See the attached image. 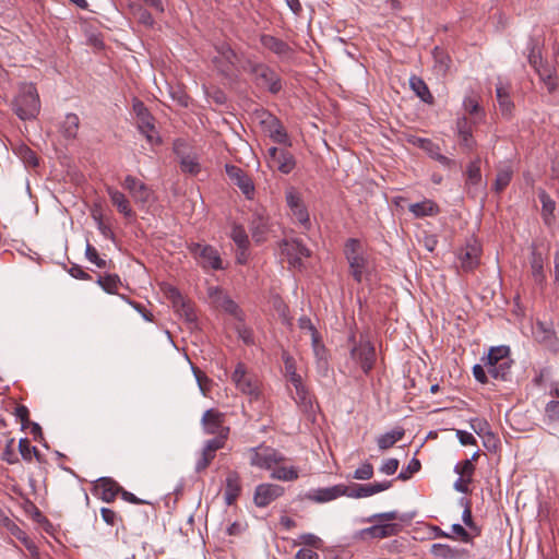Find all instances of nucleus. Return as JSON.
<instances>
[{
	"instance_id": "1",
	"label": "nucleus",
	"mask_w": 559,
	"mask_h": 559,
	"mask_svg": "<svg viewBox=\"0 0 559 559\" xmlns=\"http://www.w3.org/2000/svg\"><path fill=\"white\" fill-rule=\"evenodd\" d=\"M40 98L33 83H22L12 100V110L21 120L36 119L40 112Z\"/></svg>"
},
{
	"instance_id": "2",
	"label": "nucleus",
	"mask_w": 559,
	"mask_h": 559,
	"mask_svg": "<svg viewBox=\"0 0 559 559\" xmlns=\"http://www.w3.org/2000/svg\"><path fill=\"white\" fill-rule=\"evenodd\" d=\"M242 68L253 76L258 86L266 88L270 93L277 94L283 88L280 75L270 66L247 60Z\"/></svg>"
},
{
	"instance_id": "3",
	"label": "nucleus",
	"mask_w": 559,
	"mask_h": 559,
	"mask_svg": "<svg viewBox=\"0 0 559 559\" xmlns=\"http://www.w3.org/2000/svg\"><path fill=\"white\" fill-rule=\"evenodd\" d=\"M231 380L236 388L243 394L248 395L250 400H258L261 394V383L257 374L248 371L242 362L237 364Z\"/></svg>"
},
{
	"instance_id": "4",
	"label": "nucleus",
	"mask_w": 559,
	"mask_h": 559,
	"mask_svg": "<svg viewBox=\"0 0 559 559\" xmlns=\"http://www.w3.org/2000/svg\"><path fill=\"white\" fill-rule=\"evenodd\" d=\"M344 252L349 264L352 276L356 282L360 283L368 266V261L364 255L360 241L355 238L348 239L345 243Z\"/></svg>"
},
{
	"instance_id": "5",
	"label": "nucleus",
	"mask_w": 559,
	"mask_h": 559,
	"mask_svg": "<svg viewBox=\"0 0 559 559\" xmlns=\"http://www.w3.org/2000/svg\"><path fill=\"white\" fill-rule=\"evenodd\" d=\"M189 251L203 270H224L223 261L216 248L206 243L192 242Z\"/></svg>"
},
{
	"instance_id": "6",
	"label": "nucleus",
	"mask_w": 559,
	"mask_h": 559,
	"mask_svg": "<svg viewBox=\"0 0 559 559\" xmlns=\"http://www.w3.org/2000/svg\"><path fill=\"white\" fill-rule=\"evenodd\" d=\"M350 360L357 365L365 374L373 368L376 350L370 342L360 340L350 350Z\"/></svg>"
},
{
	"instance_id": "7",
	"label": "nucleus",
	"mask_w": 559,
	"mask_h": 559,
	"mask_svg": "<svg viewBox=\"0 0 559 559\" xmlns=\"http://www.w3.org/2000/svg\"><path fill=\"white\" fill-rule=\"evenodd\" d=\"M282 254L294 269L302 267V259L310 257V250L298 239H285L281 243Z\"/></svg>"
},
{
	"instance_id": "8",
	"label": "nucleus",
	"mask_w": 559,
	"mask_h": 559,
	"mask_svg": "<svg viewBox=\"0 0 559 559\" xmlns=\"http://www.w3.org/2000/svg\"><path fill=\"white\" fill-rule=\"evenodd\" d=\"M285 457L272 448H255L251 450L250 463L253 466L271 469L284 462Z\"/></svg>"
},
{
	"instance_id": "9",
	"label": "nucleus",
	"mask_w": 559,
	"mask_h": 559,
	"mask_svg": "<svg viewBox=\"0 0 559 559\" xmlns=\"http://www.w3.org/2000/svg\"><path fill=\"white\" fill-rule=\"evenodd\" d=\"M123 188L129 191L135 203L141 205L148 204L153 201V191L140 179L128 175L123 181Z\"/></svg>"
},
{
	"instance_id": "10",
	"label": "nucleus",
	"mask_w": 559,
	"mask_h": 559,
	"mask_svg": "<svg viewBox=\"0 0 559 559\" xmlns=\"http://www.w3.org/2000/svg\"><path fill=\"white\" fill-rule=\"evenodd\" d=\"M225 414L211 408L204 412L201 424L207 435H229V427L224 425Z\"/></svg>"
},
{
	"instance_id": "11",
	"label": "nucleus",
	"mask_w": 559,
	"mask_h": 559,
	"mask_svg": "<svg viewBox=\"0 0 559 559\" xmlns=\"http://www.w3.org/2000/svg\"><path fill=\"white\" fill-rule=\"evenodd\" d=\"M217 56L214 57L213 62L215 68L225 76H229L235 68L237 61V53L228 44H221L216 46Z\"/></svg>"
},
{
	"instance_id": "12",
	"label": "nucleus",
	"mask_w": 559,
	"mask_h": 559,
	"mask_svg": "<svg viewBox=\"0 0 559 559\" xmlns=\"http://www.w3.org/2000/svg\"><path fill=\"white\" fill-rule=\"evenodd\" d=\"M342 496L348 497V486L344 484H337L332 487L310 490L307 493V499L317 503H325L335 500Z\"/></svg>"
},
{
	"instance_id": "13",
	"label": "nucleus",
	"mask_w": 559,
	"mask_h": 559,
	"mask_svg": "<svg viewBox=\"0 0 559 559\" xmlns=\"http://www.w3.org/2000/svg\"><path fill=\"white\" fill-rule=\"evenodd\" d=\"M121 486L110 477H100L95 481L93 493L104 502H114L120 493Z\"/></svg>"
},
{
	"instance_id": "14",
	"label": "nucleus",
	"mask_w": 559,
	"mask_h": 559,
	"mask_svg": "<svg viewBox=\"0 0 559 559\" xmlns=\"http://www.w3.org/2000/svg\"><path fill=\"white\" fill-rule=\"evenodd\" d=\"M284 493V488L276 484H261L257 486L253 501L257 507L265 508L272 501L277 499Z\"/></svg>"
},
{
	"instance_id": "15",
	"label": "nucleus",
	"mask_w": 559,
	"mask_h": 559,
	"mask_svg": "<svg viewBox=\"0 0 559 559\" xmlns=\"http://www.w3.org/2000/svg\"><path fill=\"white\" fill-rule=\"evenodd\" d=\"M226 174L233 182L241 190L247 199H252L254 193V185L251 178L239 167L235 165L225 166Z\"/></svg>"
},
{
	"instance_id": "16",
	"label": "nucleus",
	"mask_w": 559,
	"mask_h": 559,
	"mask_svg": "<svg viewBox=\"0 0 559 559\" xmlns=\"http://www.w3.org/2000/svg\"><path fill=\"white\" fill-rule=\"evenodd\" d=\"M286 203L292 211L294 217L302 225L309 224V214L302 202L300 194L295 189H289L285 194Z\"/></svg>"
},
{
	"instance_id": "17",
	"label": "nucleus",
	"mask_w": 559,
	"mask_h": 559,
	"mask_svg": "<svg viewBox=\"0 0 559 559\" xmlns=\"http://www.w3.org/2000/svg\"><path fill=\"white\" fill-rule=\"evenodd\" d=\"M392 480H385L381 483H372V484H355L354 487H348V497L349 498H366L373 496L378 492L384 491L392 486Z\"/></svg>"
},
{
	"instance_id": "18",
	"label": "nucleus",
	"mask_w": 559,
	"mask_h": 559,
	"mask_svg": "<svg viewBox=\"0 0 559 559\" xmlns=\"http://www.w3.org/2000/svg\"><path fill=\"white\" fill-rule=\"evenodd\" d=\"M260 43L265 49L280 58H289L294 53L293 48L287 43L270 34H262Z\"/></svg>"
},
{
	"instance_id": "19",
	"label": "nucleus",
	"mask_w": 559,
	"mask_h": 559,
	"mask_svg": "<svg viewBox=\"0 0 559 559\" xmlns=\"http://www.w3.org/2000/svg\"><path fill=\"white\" fill-rule=\"evenodd\" d=\"M401 531L400 525L394 523H384V524H376L370 527L362 528L359 531V536L361 538L370 537V538H386L394 535H397Z\"/></svg>"
},
{
	"instance_id": "20",
	"label": "nucleus",
	"mask_w": 559,
	"mask_h": 559,
	"mask_svg": "<svg viewBox=\"0 0 559 559\" xmlns=\"http://www.w3.org/2000/svg\"><path fill=\"white\" fill-rule=\"evenodd\" d=\"M480 252V247L477 243L467 245L461 250L459 259L464 272H471L478 266Z\"/></svg>"
},
{
	"instance_id": "21",
	"label": "nucleus",
	"mask_w": 559,
	"mask_h": 559,
	"mask_svg": "<svg viewBox=\"0 0 559 559\" xmlns=\"http://www.w3.org/2000/svg\"><path fill=\"white\" fill-rule=\"evenodd\" d=\"M138 129L146 138L151 144H157L160 142L158 132L154 124V118L151 114L144 115L136 119Z\"/></svg>"
},
{
	"instance_id": "22",
	"label": "nucleus",
	"mask_w": 559,
	"mask_h": 559,
	"mask_svg": "<svg viewBox=\"0 0 559 559\" xmlns=\"http://www.w3.org/2000/svg\"><path fill=\"white\" fill-rule=\"evenodd\" d=\"M293 399L301 413L307 415L314 414L313 395L309 392L306 385L295 390Z\"/></svg>"
},
{
	"instance_id": "23",
	"label": "nucleus",
	"mask_w": 559,
	"mask_h": 559,
	"mask_svg": "<svg viewBox=\"0 0 559 559\" xmlns=\"http://www.w3.org/2000/svg\"><path fill=\"white\" fill-rule=\"evenodd\" d=\"M173 305L179 316L185 318L187 322H194L197 320V313L193 309V306L177 290L173 292Z\"/></svg>"
},
{
	"instance_id": "24",
	"label": "nucleus",
	"mask_w": 559,
	"mask_h": 559,
	"mask_svg": "<svg viewBox=\"0 0 559 559\" xmlns=\"http://www.w3.org/2000/svg\"><path fill=\"white\" fill-rule=\"evenodd\" d=\"M408 211L417 218L427 216H435L440 212V209L436 202L429 199H425L420 202L413 203L408 206Z\"/></svg>"
},
{
	"instance_id": "25",
	"label": "nucleus",
	"mask_w": 559,
	"mask_h": 559,
	"mask_svg": "<svg viewBox=\"0 0 559 559\" xmlns=\"http://www.w3.org/2000/svg\"><path fill=\"white\" fill-rule=\"evenodd\" d=\"M241 491L240 477L236 472L228 473L225 486V501L231 506L238 498Z\"/></svg>"
},
{
	"instance_id": "26",
	"label": "nucleus",
	"mask_w": 559,
	"mask_h": 559,
	"mask_svg": "<svg viewBox=\"0 0 559 559\" xmlns=\"http://www.w3.org/2000/svg\"><path fill=\"white\" fill-rule=\"evenodd\" d=\"M107 193L110 198L111 203L117 207V210L121 214H123L126 217H131L134 214L131 209L129 200L122 192L111 187H108Z\"/></svg>"
},
{
	"instance_id": "27",
	"label": "nucleus",
	"mask_w": 559,
	"mask_h": 559,
	"mask_svg": "<svg viewBox=\"0 0 559 559\" xmlns=\"http://www.w3.org/2000/svg\"><path fill=\"white\" fill-rule=\"evenodd\" d=\"M430 552L433 557L440 559H459L466 554L464 549L453 548L447 544H433Z\"/></svg>"
},
{
	"instance_id": "28",
	"label": "nucleus",
	"mask_w": 559,
	"mask_h": 559,
	"mask_svg": "<svg viewBox=\"0 0 559 559\" xmlns=\"http://www.w3.org/2000/svg\"><path fill=\"white\" fill-rule=\"evenodd\" d=\"M409 86L416 96H418L424 103L429 105L433 104V96L431 95L428 85L421 78L412 75L409 78Z\"/></svg>"
},
{
	"instance_id": "29",
	"label": "nucleus",
	"mask_w": 559,
	"mask_h": 559,
	"mask_svg": "<svg viewBox=\"0 0 559 559\" xmlns=\"http://www.w3.org/2000/svg\"><path fill=\"white\" fill-rule=\"evenodd\" d=\"M271 168L277 169L282 174H289L294 170L296 166V160L293 154L286 150L283 152L269 165Z\"/></svg>"
},
{
	"instance_id": "30",
	"label": "nucleus",
	"mask_w": 559,
	"mask_h": 559,
	"mask_svg": "<svg viewBox=\"0 0 559 559\" xmlns=\"http://www.w3.org/2000/svg\"><path fill=\"white\" fill-rule=\"evenodd\" d=\"M538 198H539V201L542 203V217H543V221H544L545 225L551 226L554 221H555L554 212H555V209H556V203L549 197V194L546 191H544V190L539 191Z\"/></svg>"
},
{
	"instance_id": "31",
	"label": "nucleus",
	"mask_w": 559,
	"mask_h": 559,
	"mask_svg": "<svg viewBox=\"0 0 559 559\" xmlns=\"http://www.w3.org/2000/svg\"><path fill=\"white\" fill-rule=\"evenodd\" d=\"M80 119L75 114H67L60 124V132L67 139L73 140L78 135Z\"/></svg>"
},
{
	"instance_id": "32",
	"label": "nucleus",
	"mask_w": 559,
	"mask_h": 559,
	"mask_svg": "<svg viewBox=\"0 0 559 559\" xmlns=\"http://www.w3.org/2000/svg\"><path fill=\"white\" fill-rule=\"evenodd\" d=\"M531 270L534 281L537 284H542L545 281V274H544V258L540 252L536 250L535 247L532 249V257H531Z\"/></svg>"
},
{
	"instance_id": "33",
	"label": "nucleus",
	"mask_w": 559,
	"mask_h": 559,
	"mask_svg": "<svg viewBox=\"0 0 559 559\" xmlns=\"http://www.w3.org/2000/svg\"><path fill=\"white\" fill-rule=\"evenodd\" d=\"M250 231L257 243L263 242L267 233L266 219L260 215L254 216L250 224Z\"/></svg>"
},
{
	"instance_id": "34",
	"label": "nucleus",
	"mask_w": 559,
	"mask_h": 559,
	"mask_svg": "<svg viewBox=\"0 0 559 559\" xmlns=\"http://www.w3.org/2000/svg\"><path fill=\"white\" fill-rule=\"evenodd\" d=\"M512 359L502 360L492 366L487 367V372L490 377L497 380H508L511 373Z\"/></svg>"
},
{
	"instance_id": "35",
	"label": "nucleus",
	"mask_w": 559,
	"mask_h": 559,
	"mask_svg": "<svg viewBox=\"0 0 559 559\" xmlns=\"http://www.w3.org/2000/svg\"><path fill=\"white\" fill-rule=\"evenodd\" d=\"M404 429L399 428L381 435L377 439V443L380 450H388L393 447L397 441H400L404 437Z\"/></svg>"
},
{
	"instance_id": "36",
	"label": "nucleus",
	"mask_w": 559,
	"mask_h": 559,
	"mask_svg": "<svg viewBox=\"0 0 559 559\" xmlns=\"http://www.w3.org/2000/svg\"><path fill=\"white\" fill-rule=\"evenodd\" d=\"M4 527L8 530V532L14 536L16 539H19L23 545L31 549L33 547V542L28 538L27 534L19 527L12 520L9 518H5L3 521Z\"/></svg>"
},
{
	"instance_id": "37",
	"label": "nucleus",
	"mask_w": 559,
	"mask_h": 559,
	"mask_svg": "<svg viewBox=\"0 0 559 559\" xmlns=\"http://www.w3.org/2000/svg\"><path fill=\"white\" fill-rule=\"evenodd\" d=\"M271 477L283 481H293L299 477L298 469L295 466L275 465L271 473Z\"/></svg>"
},
{
	"instance_id": "38",
	"label": "nucleus",
	"mask_w": 559,
	"mask_h": 559,
	"mask_svg": "<svg viewBox=\"0 0 559 559\" xmlns=\"http://www.w3.org/2000/svg\"><path fill=\"white\" fill-rule=\"evenodd\" d=\"M311 342H312V348H313L314 356L317 357V360H318V366L320 368L325 369L328 367L326 350H325L324 345L320 341L318 331H313V336H311Z\"/></svg>"
},
{
	"instance_id": "39",
	"label": "nucleus",
	"mask_w": 559,
	"mask_h": 559,
	"mask_svg": "<svg viewBox=\"0 0 559 559\" xmlns=\"http://www.w3.org/2000/svg\"><path fill=\"white\" fill-rule=\"evenodd\" d=\"M270 138L278 144L290 145L288 134L277 119H273L270 127Z\"/></svg>"
},
{
	"instance_id": "40",
	"label": "nucleus",
	"mask_w": 559,
	"mask_h": 559,
	"mask_svg": "<svg viewBox=\"0 0 559 559\" xmlns=\"http://www.w3.org/2000/svg\"><path fill=\"white\" fill-rule=\"evenodd\" d=\"M496 95L501 112L503 115H509L513 108V103L510 98L508 88L502 84H498L496 87Z\"/></svg>"
},
{
	"instance_id": "41",
	"label": "nucleus",
	"mask_w": 559,
	"mask_h": 559,
	"mask_svg": "<svg viewBox=\"0 0 559 559\" xmlns=\"http://www.w3.org/2000/svg\"><path fill=\"white\" fill-rule=\"evenodd\" d=\"M510 358V348L508 346H497L492 347L487 356V361L485 362V367L492 366L502 360H507Z\"/></svg>"
},
{
	"instance_id": "42",
	"label": "nucleus",
	"mask_w": 559,
	"mask_h": 559,
	"mask_svg": "<svg viewBox=\"0 0 559 559\" xmlns=\"http://www.w3.org/2000/svg\"><path fill=\"white\" fill-rule=\"evenodd\" d=\"M97 284L108 294H116L121 285L120 277L116 274L98 276Z\"/></svg>"
},
{
	"instance_id": "43",
	"label": "nucleus",
	"mask_w": 559,
	"mask_h": 559,
	"mask_svg": "<svg viewBox=\"0 0 559 559\" xmlns=\"http://www.w3.org/2000/svg\"><path fill=\"white\" fill-rule=\"evenodd\" d=\"M230 238L239 250H247L249 247V238L246 229L241 225H234L230 231Z\"/></svg>"
},
{
	"instance_id": "44",
	"label": "nucleus",
	"mask_w": 559,
	"mask_h": 559,
	"mask_svg": "<svg viewBox=\"0 0 559 559\" xmlns=\"http://www.w3.org/2000/svg\"><path fill=\"white\" fill-rule=\"evenodd\" d=\"M180 166L183 173L197 175L201 170L199 159L193 154L182 155L180 158Z\"/></svg>"
},
{
	"instance_id": "45",
	"label": "nucleus",
	"mask_w": 559,
	"mask_h": 559,
	"mask_svg": "<svg viewBox=\"0 0 559 559\" xmlns=\"http://www.w3.org/2000/svg\"><path fill=\"white\" fill-rule=\"evenodd\" d=\"M481 181L480 158L472 160L466 169V183L477 186Z\"/></svg>"
},
{
	"instance_id": "46",
	"label": "nucleus",
	"mask_w": 559,
	"mask_h": 559,
	"mask_svg": "<svg viewBox=\"0 0 559 559\" xmlns=\"http://www.w3.org/2000/svg\"><path fill=\"white\" fill-rule=\"evenodd\" d=\"M19 451L25 461H32V457L35 456L37 461H40V454L36 447L31 445V442L27 438H22L19 441Z\"/></svg>"
},
{
	"instance_id": "47",
	"label": "nucleus",
	"mask_w": 559,
	"mask_h": 559,
	"mask_svg": "<svg viewBox=\"0 0 559 559\" xmlns=\"http://www.w3.org/2000/svg\"><path fill=\"white\" fill-rule=\"evenodd\" d=\"M294 545H305L316 549H321L323 540L312 533H304L294 542Z\"/></svg>"
},
{
	"instance_id": "48",
	"label": "nucleus",
	"mask_w": 559,
	"mask_h": 559,
	"mask_svg": "<svg viewBox=\"0 0 559 559\" xmlns=\"http://www.w3.org/2000/svg\"><path fill=\"white\" fill-rule=\"evenodd\" d=\"M512 178V170L509 167L499 169L493 187L497 192L502 191L510 183Z\"/></svg>"
},
{
	"instance_id": "49",
	"label": "nucleus",
	"mask_w": 559,
	"mask_h": 559,
	"mask_svg": "<svg viewBox=\"0 0 559 559\" xmlns=\"http://www.w3.org/2000/svg\"><path fill=\"white\" fill-rule=\"evenodd\" d=\"M228 435H216L215 438L207 440L204 444V449L215 455L216 451L224 448Z\"/></svg>"
},
{
	"instance_id": "50",
	"label": "nucleus",
	"mask_w": 559,
	"mask_h": 559,
	"mask_svg": "<svg viewBox=\"0 0 559 559\" xmlns=\"http://www.w3.org/2000/svg\"><path fill=\"white\" fill-rule=\"evenodd\" d=\"M421 467V464L419 460L416 457H413L406 468L402 469L400 474L397 475V479L400 480H407L412 477V475L416 472H418Z\"/></svg>"
},
{
	"instance_id": "51",
	"label": "nucleus",
	"mask_w": 559,
	"mask_h": 559,
	"mask_svg": "<svg viewBox=\"0 0 559 559\" xmlns=\"http://www.w3.org/2000/svg\"><path fill=\"white\" fill-rule=\"evenodd\" d=\"M85 257L91 263L95 264L97 267H106V261L99 258L97 250L88 242L86 243L85 248Z\"/></svg>"
},
{
	"instance_id": "52",
	"label": "nucleus",
	"mask_w": 559,
	"mask_h": 559,
	"mask_svg": "<svg viewBox=\"0 0 559 559\" xmlns=\"http://www.w3.org/2000/svg\"><path fill=\"white\" fill-rule=\"evenodd\" d=\"M373 476V466L372 464L366 462L361 466H359L355 472L353 477L358 480H369Z\"/></svg>"
},
{
	"instance_id": "53",
	"label": "nucleus",
	"mask_w": 559,
	"mask_h": 559,
	"mask_svg": "<svg viewBox=\"0 0 559 559\" xmlns=\"http://www.w3.org/2000/svg\"><path fill=\"white\" fill-rule=\"evenodd\" d=\"M474 471L475 467L471 460H465L455 466V472L460 474L461 477L467 478V481H472Z\"/></svg>"
},
{
	"instance_id": "54",
	"label": "nucleus",
	"mask_w": 559,
	"mask_h": 559,
	"mask_svg": "<svg viewBox=\"0 0 559 559\" xmlns=\"http://www.w3.org/2000/svg\"><path fill=\"white\" fill-rule=\"evenodd\" d=\"M215 455L203 448L200 459L195 463V472L201 473L207 468Z\"/></svg>"
},
{
	"instance_id": "55",
	"label": "nucleus",
	"mask_w": 559,
	"mask_h": 559,
	"mask_svg": "<svg viewBox=\"0 0 559 559\" xmlns=\"http://www.w3.org/2000/svg\"><path fill=\"white\" fill-rule=\"evenodd\" d=\"M433 58L440 71L445 72L449 69L450 58L438 47L433 50Z\"/></svg>"
},
{
	"instance_id": "56",
	"label": "nucleus",
	"mask_w": 559,
	"mask_h": 559,
	"mask_svg": "<svg viewBox=\"0 0 559 559\" xmlns=\"http://www.w3.org/2000/svg\"><path fill=\"white\" fill-rule=\"evenodd\" d=\"M545 414L551 421H559V401H550L545 407Z\"/></svg>"
},
{
	"instance_id": "57",
	"label": "nucleus",
	"mask_w": 559,
	"mask_h": 559,
	"mask_svg": "<svg viewBox=\"0 0 559 559\" xmlns=\"http://www.w3.org/2000/svg\"><path fill=\"white\" fill-rule=\"evenodd\" d=\"M397 518H399V513L396 511H389V512L373 514V515L369 516L366 520V522H374V521L389 522V521L396 520Z\"/></svg>"
},
{
	"instance_id": "58",
	"label": "nucleus",
	"mask_w": 559,
	"mask_h": 559,
	"mask_svg": "<svg viewBox=\"0 0 559 559\" xmlns=\"http://www.w3.org/2000/svg\"><path fill=\"white\" fill-rule=\"evenodd\" d=\"M399 460L397 459H388L380 466V472L385 475H393L399 468Z\"/></svg>"
},
{
	"instance_id": "59",
	"label": "nucleus",
	"mask_w": 559,
	"mask_h": 559,
	"mask_svg": "<svg viewBox=\"0 0 559 559\" xmlns=\"http://www.w3.org/2000/svg\"><path fill=\"white\" fill-rule=\"evenodd\" d=\"M462 520L467 527H469L471 530H475L477 532V534H479V531L477 530V527L473 521L471 504L468 501H465Z\"/></svg>"
},
{
	"instance_id": "60",
	"label": "nucleus",
	"mask_w": 559,
	"mask_h": 559,
	"mask_svg": "<svg viewBox=\"0 0 559 559\" xmlns=\"http://www.w3.org/2000/svg\"><path fill=\"white\" fill-rule=\"evenodd\" d=\"M16 418L20 419L22 428L24 429L29 424V412L25 405H19L14 412Z\"/></svg>"
},
{
	"instance_id": "61",
	"label": "nucleus",
	"mask_w": 559,
	"mask_h": 559,
	"mask_svg": "<svg viewBox=\"0 0 559 559\" xmlns=\"http://www.w3.org/2000/svg\"><path fill=\"white\" fill-rule=\"evenodd\" d=\"M471 427L472 429L479 436H481L483 433H488V428H489V425L486 420L484 419H479V418H474L471 420Z\"/></svg>"
},
{
	"instance_id": "62",
	"label": "nucleus",
	"mask_w": 559,
	"mask_h": 559,
	"mask_svg": "<svg viewBox=\"0 0 559 559\" xmlns=\"http://www.w3.org/2000/svg\"><path fill=\"white\" fill-rule=\"evenodd\" d=\"M69 274L74 277V278H78V280H83V281H88L91 280V275L88 273H86L80 265L78 264H73L70 269H69Z\"/></svg>"
},
{
	"instance_id": "63",
	"label": "nucleus",
	"mask_w": 559,
	"mask_h": 559,
	"mask_svg": "<svg viewBox=\"0 0 559 559\" xmlns=\"http://www.w3.org/2000/svg\"><path fill=\"white\" fill-rule=\"evenodd\" d=\"M221 307L228 313L236 314L238 311L237 304L227 296H222Z\"/></svg>"
},
{
	"instance_id": "64",
	"label": "nucleus",
	"mask_w": 559,
	"mask_h": 559,
	"mask_svg": "<svg viewBox=\"0 0 559 559\" xmlns=\"http://www.w3.org/2000/svg\"><path fill=\"white\" fill-rule=\"evenodd\" d=\"M319 554L309 548H301L295 555V559H319Z\"/></svg>"
}]
</instances>
